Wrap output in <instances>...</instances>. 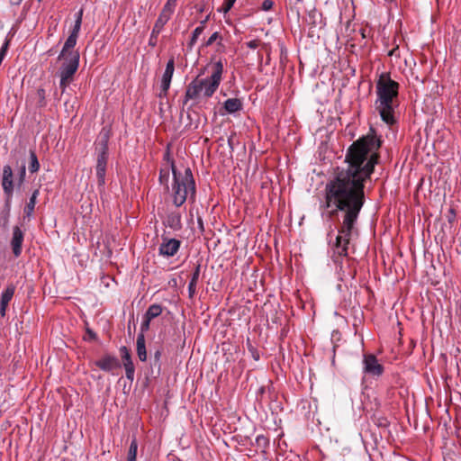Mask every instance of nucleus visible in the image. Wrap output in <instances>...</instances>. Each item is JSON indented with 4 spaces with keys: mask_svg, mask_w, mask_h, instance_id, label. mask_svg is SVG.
<instances>
[{
    "mask_svg": "<svg viewBox=\"0 0 461 461\" xmlns=\"http://www.w3.org/2000/svg\"><path fill=\"white\" fill-rule=\"evenodd\" d=\"M380 140L366 135L354 142L346 155L347 168L339 169L324 189L322 207L329 210L330 218L339 211L343 212V221L332 249L339 257L348 256L350 238L354 232L365 201L364 184L370 178L378 161Z\"/></svg>",
    "mask_w": 461,
    "mask_h": 461,
    "instance_id": "1",
    "label": "nucleus"
},
{
    "mask_svg": "<svg viewBox=\"0 0 461 461\" xmlns=\"http://www.w3.org/2000/svg\"><path fill=\"white\" fill-rule=\"evenodd\" d=\"M399 84L388 75L382 74L376 84L377 99L375 108L381 119L388 125L395 122L394 101L398 95Z\"/></svg>",
    "mask_w": 461,
    "mask_h": 461,
    "instance_id": "2",
    "label": "nucleus"
},
{
    "mask_svg": "<svg viewBox=\"0 0 461 461\" xmlns=\"http://www.w3.org/2000/svg\"><path fill=\"white\" fill-rule=\"evenodd\" d=\"M223 73L221 61H217L210 77L202 79L193 80L186 87L185 103L189 100H199L200 98H210L218 89Z\"/></svg>",
    "mask_w": 461,
    "mask_h": 461,
    "instance_id": "3",
    "label": "nucleus"
},
{
    "mask_svg": "<svg viewBox=\"0 0 461 461\" xmlns=\"http://www.w3.org/2000/svg\"><path fill=\"white\" fill-rule=\"evenodd\" d=\"M171 168L174 177L172 184L171 197L173 203L180 207L187 200L188 196L193 197L195 194V184L190 168L184 171L177 170L171 162Z\"/></svg>",
    "mask_w": 461,
    "mask_h": 461,
    "instance_id": "4",
    "label": "nucleus"
},
{
    "mask_svg": "<svg viewBox=\"0 0 461 461\" xmlns=\"http://www.w3.org/2000/svg\"><path fill=\"white\" fill-rule=\"evenodd\" d=\"M79 53L69 54L68 58H61V65L59 68V88L62 93L72 83L74 76L79 67Z\"/></svg>",
    "mask_w": 461,
    "mask_h": 461,
    "instance_id": "5",
    "label": "nucleus"
},
{
    "mask_svg": "<svg viewBox=\"0 0 461 461\" xmlns=\"http://www.w3.org/2000/svg\"><path fill=\"white\" fill-rule=\"evenodd\" d=\"M108 140H109V132H101L100 133V149L99 154L97 156L96 161V176L98 179L99 185H104L105 182V173L108 160Z\"/></svg>",
    "mask_w": 461,
    "mask_h": 461,
    "instance_id": "6",
    "label": "nucleus"
},
{
    "mask_svg": "<svg viewBox=\"0 0 461 461\" xmlns=\"http://www.w3.org/2000/svg\"><path fill=\"white\" fill-rule=\"evenodd\" d=\"M177 1L178 0L167 1L154 24L151 32L152 36H158L161 32L164 26L167 24V23L170 20L171 16L173 15L175 9L176 7Z\"/></svg>",
    "mask_w": 461,
    "mask_h": 461,
    "instance_id": "7",
    "label": "nucleus"
},
{
    "mask_svg": "<svg viewBox=\"0 0 461 461\" xmlns=\"http://www.w3.org/2000/svg\"><path fill=\"white\" fill-rule=\"evenodd\" d=\"M2 187L4 190V194L5 195V206L7 208L10 207L12 198L14 195V174L12 167L9 165H5L3 167V174H2Z\"/></svg>",
    "mask_w": 461,
    "mask_h": 461,
    "instance_id": "8",
    "label": "nucleus"
},
{
    "mask_svg": "<svg viewBox=\"0 0 461 461\" xmlns=\"http://www.w3.org/2000/svg\"><path fill=\"white\" fill-rule=\"evenodd\" d=\"M180 245V240L176 239L162 237V242L158 249L159 254L167 258L173 257L179 250Z\"/></svg>",
    "mask_w": 461,
    "mask_h": 461,
    "instance_id": "9",
    "label": "nucleus"
},
{
    "mask_svg": "<svg viewBox=\"0 0 461 461\" xmlns=\"http://www.w3.org/2000/svg\"><path fill=\"white\" fill-rule=\"evenodd\" d=\"M364 372L366 374L379 376L384 372V367L379 364L377 358L374 355L364 356Z\"/></svg>",
    "mask_w": 461,
    "mask_h": 461,
    "instance_id": "10",
    "label": "nucleus"
},
{
    "mask_svg": "<svg viewBox=\"0 0 461 461\" xmlns=\"http://www.w3.org/2000/svg\"><path fill=\"white\" fill-rule=\"evenodd\" d=\"M174 71H175V61H174V59L171 58L167 63L166 69H165L162 78H161V92L162 93L160 94V96L162 95V94L164 95H167V93L170 87Z\"/></svg>",
    "mask_w": 461,
    "mask_h": 461,
    "instance_id": "11",
    "label": "nucleus"
},
{
    "mask_svg": "<svg viewBox=\"0 0 461 461\" xmlns=\"http://www.w3.org/2000/svg\"><path fill=\"white\" fill-rule=\"evenodd\" d=\"M24 233L19 226L13 228V235L11 239V247L14 255L17 258L22 253V247L23 242Z\"/></svg>",
    "mask_w": 461,
    "mask_h": 461,
    "instance_id": "12",
    "label": "nucleus"
},
{
    "mask_svg": "<svg viewBox=\"0 0 461 461\" xmlns=\"http://www.w3.org/2000/svg\"><path fill=\"white\" fill-rule=\"evenodd\" d=\"M95 366L103 371L110 372L120 367V362L117 357L107 355L97 360Z\"/></svg>",
    "mask_w": 461,
    "mask_h": 461,
    "instance_id": "13",
    "label": "nucleus"
},
{
    "mask_svg": "<svg viewBox=\"0 0 461 461\" xmlns=\"http://www.w3.org/2000/svg\"><path fill=\"white\" fill-rule=\"evenodd\" d=\"M120 350L122 353V357L123 359V366L125 368L126 376L128 379L133 380L135 369H134V365H133L131 357L130 351L124 346L122 347Z\"/></svg>",
    "mask_w": 461,
    "mask_h": 461,
    "instance_id": "14",
    "label": "nucleus"
},
{
    "mask_svg": "<svg viewBox=\"0 0 461 461\" xmlns=\"http://www.w3.org/2000/svg\"><path fill=\"white\" fill-rule=\"evenodd\" d=\"M77 38L78 37L77 35L69 34L64 43L60 54L59 55V59H61V58H68L69 54L78 53V51L73 50L77 44Z\"/></svg>",
    "mask_w": 461,
    "mask_h": 461,
    "instance_id": "15",
    "label": "nucleus"
},
{
    "mask_svg": "<svg viewBox=\"0 0 461 461\" xmlns=\"http://www.w3.org/2000/svg\"><path fill=\"white\" fill-rule=\"evenodd\" d=\"M223 107L228 113H234L242 109V102L239 98H229L223 103Z\"/></svg>",
    "mask_w": 461,
    "mask_h": 461,
    "instance_id": "16",
    "label": "nucleus"
},
{
    "mask_svg": "<svg viewBox=\"0 0 461 461\" xmlns=\"http://www.w3.org/2000/svg\"><path fill=\"white\" fill-rule=\"evenodd\" d=\"M137 354L140 361L144 362L147 359V351L145 346V337L142 333L138 335L137 338Z\"/></svg>",
    "mask_w": 461,
    "mask_h": 461,
    "instance_id": "17",
    "label": "nucleus"
},
{
    "mask_svg": "<svg viewBox=\"0 0 461 461\" xmlns=\"http://www.w3.org/2000/svg\"><path fill=\"white\" fill-rule=\"evenodd\" d=\"M39 190H35L32 196L30 197L29 202L27 203L26 206L24 207V214L27 217H31L34 212V208L36 205V200L39 195Z\"/></svg>",
    "mask_w": 461,
    "mask_h": 461,
    "instance_id": "18",
    "label": "nucleus"
},
{
    "mask_svg": "<svg viewBox=\"0 0 461 461\" xmlns=\"http://www.w3.org/2000/svg\"><path fill=\"white\" fill-rule=\"evenodd\" d=\"M162 313V307L159 304L154 303L151 304L146 313H145V319H148V322H150V321L158 316H159Z\"/></svg>",
    "mask_w": 461,
    "mask_h": 461,
    "instance_id": "19",
    "label": "nucleus"
},
{
    "mask_svg": "<svg viewBox=\"0 0 461 461\" xmlns=\"http://www.w3.org/2000/svg\"><path fill=\"white\" fill-rule=\"evenodd\" d=\"M166 222L171 229L178 230L181 228V216L179 213L172 212L167 216Z\"/></svg>",
    "mask_w": 461,
    "mask_h": 461,
    "instance_id": "20",
    "label": "nucleus"
},
{
    "mask_svg": "<svg viewBox=\"0 0 461 461\" xmlns=\"http://www.w3.org/2000/svg\"><path fill=\"white\" fill-rule=\"evenodd\" d=\"M200 276V266H197L194 272L192 275L191 280L188 285V292L190 297L195 294L196 285Z\"/></svg>",
    "mask_w": 461,
    "mask_h": 461,
    "instance_id": "21",
    "label": "nucleus"
},
{
    "mask_svg": "<svg viewBox=\"0 0 461 461\" xmlns=\"http://www.w3.org/2000/svg\"><path fill=\"white\" fill-rule=\"evenodd\" d=\"M14 294V286H8L6 287L2 294H1V303L2 304H9L10 301L12 300Z\"/></svg>",
    "mask_w": 461,
    "mask_h": 461,
    "instance_id": "22",
    "label": "nucleus"
},
{
    "mask_svg": "<svg viewBox=\"0 0 461 461\" xmlns=\"http://www.w3.org/2000/svg\"><path fill=\"white\" fill-rule=\"evenodd\" d=\"M40 169V163L34 151H30L29 170L31 173H36Z\"/></svg>",
    "mask_w": 461,
    "mask_h": 461,
    "instance_id": "23",
    "label": "nucleus"
},
{
    "mask_svg": "<svg viewBox=\"0 0 461 461\" xmlns=\"http://www.w3.org/2000/svg\"><path fill=\"white\" fill-rule=\"evenodd\" d=\"M204 27H205V21H203L201 23V24L194 30V32L192 33L191 41H190V46H193L196 42L199 36L203 32Z\"/></svg>",
    "mask_w": 461,
    "mask_h": 461,
    "instance_id": "24",
    "label": "nucleus"
},
{
    "mask_svg": "<svg viewBox=\"0 0 461 461\" xmlns=\"http://www.w3.org/2000/svg\"><path fill=\"white\" fill-rule=\"evenodd\" d=\"M137 452H138V443H137V440L134 438L131 440L130 447H129L127 461H136Z\"/></svg>",
    "mask_w": 461,
    "mask_h": 461,
    "instance_id": "25",
    "label": "nucleus"
},
{
    "mask_svg": "<svg viewBox=\"0 0 461 461\" xmlns=\"http://www.w3.org/2000/svg\"><path fill=\"white\" fill-rule=\"evenodd\" d=\"M82 16H83V10L81 9L77 13V19H76L74 27H73L70 34L77 35L78 37V34H79V32L81 29V24H82Z\"/></svg>",
    "mask_w": 461,
    "mask_h": 461,
    "instance_id": "26",
    "label": "nucleus"
},
{
    "mask_svg": "<svg viewBox=\"0 0 461 461\" xmlns=\"http://www.w3.org/2000/svg\"><path fill=\"white\" fill-rule=\"evenodd\" d=\"M236 0H225L221 7L223 13H228L232 8Z\"/></svg>",
    "mask_w": 461,
    "mask_h": 461,
    "instance_id": "27",
    "label": "nucleus"
},
{
    "mask_svg": "<svg viewBox=\"0 0 461 461\" xmlns=\"http://www.w3.org/2000/svg\"><path fill=\"white\" fill-rule=\"evenodd\" d=\"M274 2L272 0H264L261 5L263 11H269L272 9Z\"/></svg>",
    "mask_w": 461,
    "mask_h": 461,
    "instance_id": "28",
    "label": "nucleus"
},
{
    "mask_svg": "<svg viewBox=\"0 0 461 461\" xmlns=\"http://www.w3.org/2000/svg\"><path fill=\"white\" fill-rule=\"evenodd\" d=\"M168 177H169L168 170H167V171L161 170L160 171L159 181L161 184H163V183L167 184L168 181Z\"/></svg>",
    "mask_w": 461,
    "mask_h": 461,
    "instance_id": "29",
    "label": "nucleus"
},
{
    "mask_svg": "<svg viewBox=\"0 0 461 461\" xmlns=\"http://www.w3.org/2000/svg\"><path fill=\"white\" fill-rule=\"evenodd\" d=\"M219 33L216 32H213L210 38L207 40V41L205 42V46L208 47V46H211L217 39H219Z\"/></svg>",
    "mask_w": 461,
    "mask_h": 461,
    "instance_id": "30",
    "label": "nucleus"
},
{
    "mask_svg": "<svg viewBox=\"0 0 461 461\" xmlns=\"http://www.w3.org/2000/svg\"><path fill=\"white\" fill-rule=\"evenodd\" d=\"M246 45L249 48V49H257L259 45H260V41L259 40H252V41H249L246 43Z\"/></svg>",
    "mask_w": 461,
    "mask_h": 461,
    "instance_id": "31",
    "label": "nucleus"
},
{
    "mask_svg": "<svg viewBox=\"0 0 461 461\" xmlns=\"http://www.w3.org/2000/svg\"><path fill=\"white\" fill-rule=\"evenodd\" d=\"M7 306H8V304H2V303H0V315H1V317H5V316Z\"/></svg>",
    "mask_w": 461,
    "mask_h": 461,
    "instance_id": "32",
    "label": "nucleus"
},
{
    "mask_svg": "<svg viewBox=\"0 0 461 461\" xmlns=\"http://www.w3.org/2000/svg\"><path fill=\"white\" fill-rule=\"evenodd\" d=\"M25 172H26V169H25V166L23 165V166L21 167V170H20V181H21V182H23V179H24Z\"/></svg>",
    "mask_w": 461,
    "mask_h": 461,
    "instance_id": "33",
    "label": "nucleus"
},
{
    "mask_svg": "<svg viewBox=\"0 0 461 461\" xmlns=\"http://www.w3.org/2000/svg\"><path fill=\"white\" fill-rule=\"evenodd\" d=\"M149 326V322H148V319H145V321L142 323V330H148Z\"/></svg>",
    "mask_w": 461,
    "mask_h": 461,
    "instance_id": "34",
    "label": "nucleus"
},
{
    "mask_svg": "<svg viewBox=\"0 0 461 461\" xmlns=\"http://www.w3.org/2000/svg\"><path fill=\"white\" fill-rule=\"evenodd\" d=\"M258 357H258V355H254V358H255L256 360H258Z\"/></svg>",
    "mask_w": 461,
    "mask_h": 461,
    "instance_id": "35",
    "label": "nucleus"
},
{
    "mask_svg": "<svg viewBox=\"0 0 461 461\" xmlns=\"http://www.w3.org/2000/svg\"><path fill=\"white\" fill-rule=\"evenodd\" d=\"M40 93H41V94H44V90H42V89H41V90H40Z\"/></svg>",
    "mask_w": 461,
    "mask_h": 461,
    "instance_id": "36",
    "label": "nucleus"
}]
</instances>
